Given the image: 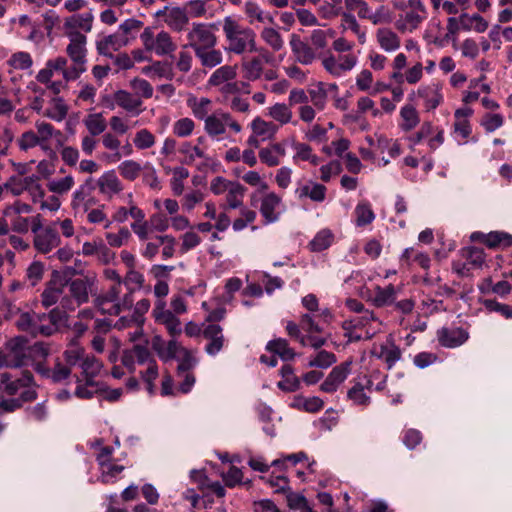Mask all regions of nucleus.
Listing matches in <instances>:
<instances>
[{"mask_svg":"<svg viewBox=\"0 0 512 512\" xmlns=\"http://www.w3.org/2000/svg\"><path fill=\"white\" fill-rule=\"evenodd\" d=\"M66 320L65 312L53 308L48 313L21 312L15 319V326L32 337H49L57 333Z\"/></svg>","mask_w":512,"mask_h":512,"instance_id":"1","label":"nucleus"},{"mask_svg":"<svg viewBox=\"0 0 512 512\" xmlns=\"http://www.w3.org/2000/svg\"><path fill=\"white\" fill-rule=\"evenodd\" d=\"M222 30L227 43L225 50L229 53L242 55L263 50L257 47L255 31L241 24L235 17L226 16L222 22Z\"/></svg>","mask_w":512,"mask_h":512,"instance_id":"2","label":"nucleus"},{"mask_svg":"<svg viewBox=\"0 0 512 512\" xmlns=\"http://www.w3.org/2000/svg\"><path fill=\"white\" fill-rule=\"evenodd\" d=\"M59 132L48 122L37 120L35 130L23 132L17 139V145L21 151H28L40 147L43 151H50V140Z\"/></svg>","mask_w":512,"mask_h":512,"instance_id":"3","label":"nucleus"},{"mask_svg":"<svg viewBox=\"0 0 512 512\" xmlns=\"http://www.w3.org/2000/svg\"><path fill=\"white\" fill-rule=\"evenodd\" d=\"M70 43L66 48V52L72 61L69 70L65 71V81H72L79 78V76L86 71V42L87 38L84 34H73V37H68Z\"/></svg>","mask_w":512,"mask_h":512,"instance_id":"4","label":"nucleus"},{"mask_svg":"<svg viewBox=\"0 0 512 512\" xmlns=\"http://www.w3.org/2000/svg\"><path fill=\"white\" fill-rule=\"evenodd\" d=\"M28 365V340L25 336L9 339L0 349V368H19Z\"/></svg>","mask_w":512,"mask_h":512,"instance_id":"5","label":"nucleus"},{"mask_svg":"<svg viewBox=\"0 0 512 512\" xmlns=\"http://www.w3.org/2000/svg\"><path fill=\"white\" fill-rule=\"evenodd\" d=\"M58 302L65 310H75V305L65 294V280L60 275L55 274L46 284L41 294V303L45 308H49Z\"/></svg>","mask_w":512,"mask_h":512,"instance_id":"6","label":"nucleus"},{"mask_svg":"<svg viewBox=\"0 0 512 512\" xmlns=\"http://www.w3.org/2000/svg\"><path fill=\"white\" fill-rule=\"evenodd\" d=\"M230 128L235 133L242 131V126L228 112L215 111L204 121V130L213 139L221 140L226 129Z\"/></svg>","mask_w":512,"mask_h":512,"instance_id":"7","label":"nucleus"},{"mask_svg":"<svg viewBox=\"0 0 512 512\" xmlns=\"http://www.w3.org/2000/svg\"><path fill=\"white\" fill-rule=\"evenodd\" d=\"M34 248L42 254L51 252L61 243L58 232L51 226L43 227L41 215H36L33 222Z\"/></svg>","mask_w":512,"mask_h":512,"instance_id":"8","label":"nucleus"},{"mask_svg":"<svg viewBox=\"0 0 512 512\" xmlns=\"http://www.w3.org/2000/svg\"><path fill=\"white\" fill-rule=\"evenodd\" d=\"M143 46L147 51L154 52L158 56L171 54L176 50V44L170 34L164 30L155 34L149 27L140 35Z\"/></svg>","mask_w":512,"mask_h":512,"instance_id":"9","label":"nucleus"},{"mask_svg":"<svg viewBox=\"0 0 512 512\" xmlns=\"http://www.w3.org/2000/svg\"><path fill=\"white\" fill-rule=\"evenodd\" d=\"M12 376L8 373L1 374V383L5 385V391L9 395H15L19 392L21 388H25V390L20 395L21 404L23 402L32 401L36 399L37 393L31 387L33 384V375L29 371L22 372V375L15 380H11Z\"/></svg>","mask_w":512,"mask_h":512,"instance_id":"10","label":"nucleus"},{"mask_svg":"<svg viewBox=\"0 0 512 512\" xmlns=\"http://www.w3.org/2000/svg\"><path fill=\"white\" fill-rule=\"evenodd\" d=\"M427 14L422 0H409L408 9L397 20V28L402 32H413L427 18Z\"/></svg>","mask_w":512,"mask_h":512,"instance_id":"11","label":"nucleus"},{"mask_svg":"<svg viewBox=\"0 0 512 512\" xmlns=\"http://www.w3.org/2000/svg\"><path fill=\"white\" fill-rule=\"evenodd\" d=\"M489 27V23L480 14L463 13L459 17H449L446 28L451 34H458L460 30L483 33Z\"/></svg>","mask_w":512,"mask_h":512,"instance_id":"12","label":"nucleus"},{"mask_svg":"<svg viewBox=\"0 0 512 512\" xmlns=\"http://www.w3.org/2000/svg\"><path fill=\"white\" fill-rule=\"evenodd\" d=\"M104 103L109 109H114L115 106H118L132 116H138L143 111L142 99L123 89L117 90L111 97H104Z\"/></svg>","mask_w":512,"mask_h":512,"instance_id":"13","label":"nucleus"},{"mask_svg":"<svg viewBox=\"0 0 512 512\" xmlns=\"http://www.w3.org/2000/svg\"><path fill=\"white\" fill-rule=\"evenodd\" d=\"M188 44L184 47H191L194 52L198 48L215 47L217 38L211 28L204 23H193L192 28L187 33Z\"/></svg>","mask_w":512,"mask_h":512,"instance_id":"14","label":"nucleus"},{"mask_svg":"<svg viewBox=\"0 0 512 512\" xmlns=\"http://www.w3.org/2000/svg\"><path fill=\"white\" fill-rule=\"evenodd\" d=\"M409 99H421L427 111L434 110L443 102L442 85L438 82L420 85L409 95Z\"/></svg>","mask_w":512,"mask_h":512,"instance_id":"15","label":"nucleus"},{"mask_svg":"<svg viewBox=\"0 0 512 512\" xmlns=\"http://www.w3.org/2000/svg\"><path fill=\"white\" fill-rule=\"evenodd\" d=\"M94 278L84 276L80 278L65 280V288H68L69 298L75 308L89 301V294L92 292Z\"/></svg>","mask_w":512,"mask_h":512,"instance_id":"16","label":"nucleus"},{"mask_svg":"<svg viewBox=\"0 0 512 512\" xmlns=\"http://www.w3.org/2000/svg\"><path fill=\"white\" fill-rule=\"evenodd\" d=\"M96 188L93 177L86 178L73 192L71 208L75 211H87L95 203L93 192Z\"/></svg>","mask_w":512,"mask_h":512,"instance_id":"17","label":"nucleus"},{"mask_svg":"<svg viewBox=\"0 0 512 512\" xmlns=\"http://www.w3.org/2000/svg\"><path fill=\"white\" fill-rule=\"evenodd\" d=\"M155 16L162 19L170 29L176 32L183 31L189 22L186 9L179 6H165L163 9L156 11Z\"/></svg>","mask_w":512,"mask_h":512,"instance_id":"18","label":"nucleus"},{"mask_svg":"<svg viewBox=\"0 0 512 512\" xmlns=\"http://www.w3.org/2000/svg\"><path fill=\"white\" fill-rule=\"evenodd\" d=\"M94 21L93 10L83 13H75L65 19L63 28L67 37H73V34L89 33L92 30Z\"/></svg>","mask_w":512,"mask_h":512,"instance_id":"19","label":"nucleus"},{"mask_svg":"<svg viewBox=\"0 0 512 512\" xmlns=\"http://www.w3.org/2000/svg\"><path fill=\"white\" fill-rule=\"evenodd\" d=\"M381 322L375 316L373 311L367 310L362 314L356 315L350 319H346V327L359 328L365 333V339H371L380 331Z\"/></svg>","mask_w":512,"mask_h":512,"instance_id":"20","label":"nucleus"},{"mask_svg":"<svg viewBox=\"0 0 512 512\" xmlns=\"http://www.w3.org/2000/svg\"><path fill=\"white\" fill-rule=\"evenodd\" d=\"M357 61V57L352 54L340 55L339 57L329 55L322 60V65L331 75L340 77L345 72L352 70Z\"/></svg>","mask_w":512,"mask_h":512,"instance_id":"21","label":"nucleus"},{"mask_svg":"<svg viewBox=\"0 0 512 512\" xmlns=\"http://www.w3.org/2000/svg\"><path fill=\"white\" fill-rule=\"evenodd\" d=\"M351 361H346L335 366L320 386V390L326 393H334L347 379L351 372Z\"/></svg>","mask_w":512,"mask_h":512,"instance_id":"22","label":"nucleus"},{"mask_svg":"<svg viewBox=\"0 0 512 512\" xmlns=\"http://www.w3.org/2000/svg\"><path fill=\"white\" fill-rule=\"evenodd\" d=\"M282 198L275 192L265 194L261 199L260 213L266 223L278 221L281 214Z\"/></svg>","mask_w":512,"mask_h":512,"instance_id":"23","label":"nucleus"},{"mask_svg":"<svg viewBox=\"0 0 512 512\" xmlns=\"http://www.w3.org/2000/svg\"><path fill=\"white\" fill-rule=\"evenodd\" d=\"M151 352L147 347L142 345H134L132 349L126 350L122 357V363L131 372L135 371V364L148 365L150 361H154Z\"/></svg>","mask_w":512,"mask_h":512,"instance_id":"24","label":"nucleus"},{"mask_svg":"<svg viewBox=\"0 0 512 512\" xmlns=\"http://www.w3.org/2000/svg\"><path fill=\"white\" fill-rule=\"evenodd\" d=\"M222 327L218 324H208L203 328V337L208 341L205 352L210 356H216L224 346Z\"/></svg>","mask_w":512,"mask_h":512,"instance_id":"25","label":"nucleus"},{"mask_svg":"<svg viewBox=\"0 0 512 512\" xmlns=\"http://www.w3.org/2000/svg\"><path fill=\"white\" fill-rule=\"evenodd\" d=\"M469 334L460 327H443L437 331V339L443 347L456 348L467 341Z\"/></svg>","mask_w":512,"mask_h":512,"instance_id":"26","label":"nucleus"},{"mask_svg":"<svg viewBox=\"0 0 512 512\" xmlns=\"http://www.w3.org/2000/svg\"><path fill=\"white\" fill-rule=\"evenodd\" d=\"M95 185L98 187L99 192L107 199H111L123 190V185L114 170L104 172L95 181Z\"/></svg>","mask_w":512,"mask_h":512,"instance_id":"27","label":"nucleus"},{"mask_svg":"<svg viewBox=\"0 0 512 512\" xmlns=\"http://www.w3.org/2000/svg\"><path fill=\"white\" fill-rule=\"evenodd\" d=\"M327 189L324 185L307 181L305 183L297 182V187L295 189V195L299 200H303L305 198H309L314 202L321 203L326 198Z\"/></svg>","mask_w":512,"mask_h":512,"instance_id":"28","label":"nucleus"},{"mask_svg":"<svg viewBox=\"0 0 512 512\" xmlns=\"http://www.w3.org/2000/svg\"><path fill=\"white\" fill-rule=\"evenodd\" d=\"M292 53L294 54L296 60L304 65H310L316 59V53L314 49L301 40V38L292 34L289 41Z\"/></svg>","mask_w":512,"mask_h":512,"instance_id":"29","label":"nucleus"},{"mask_svg":"<svg viewBox=\"0 0 512 512\" xmlns=\"http://www.w3.org/2000/svg\"><path fill=\"white\" fill-rule=\"evenodd\" d=\"M260 161L268 167H275L281 163V159L286 155V148L283 143H272L259 150Z\"/></svg>","mask_w":512,"mask_h":512,"instance_id":"30","label":"nucleus"},{"mask_svg":"<svg viewBox=\"0 0 512 512\" xmlns=\"http://www.w3.org/2000/svg\"><path fill=\"white\" fill-rule=\"evenodd\" d=\"M129 43V39L124 38L118 31L114 34L103 37L96 43L99 54L112 57V52L121 49Z\"/></svg>","mask_w":512,"mask_h":512,"instance_id":"31","label":"nucleus"},{"mask_svg":"<svg viewBox=\"0 0 512 512\" xmlns=\"http://www.w3.org/2000/svg\"><path fill=\"white\" fill-rule=\"evenodd\" d=\"M472 240H481L483 243H485L490 248L495 247H509L512 246V235L500 232V231H493L488 234H483L480 232H474L471 235Z\"/></svg>","mask_w":512,"mask_h":512,"instance_id":"32","label":"nucleus"},{"mask_svg":"<svg viewBox=\"0 0 512 512\" xmlns=\"http://www.w3.org/2000/svg\"><path fill=\"white\" fill-rule=\"evenodd\" d=\"M101 143L105 149L111 151V153L102 154L101 158L103 160L108 163H117L122 159L121 141L115 134L111 132L104 133L101 137Z\"/></svg>","mask_w":512,"mask_h":512,"instance_id":"33","label":"nucleus"},{"mask_svg":"<svg viewBox=\"0 0 512 512\" xmlns=\"http://www.w3.org/2000/svg\"><path fill=\"white\" fill-rule=\"evenodd\" d=\"M244 13L250 25L274 24V17L268 11L263 10L255 2H247L244 7Z\"/></svg>","mask_w":512,"mask_h":512,"instance_id":"34","label":"nucleus"},{"mask_svg":"<svg viewBox=\"0 0 512 512\" xmlns=\"http://www.w3.org/2000/svg\"><path fill=\"white\" fill-rule=\"evenodd\" d=\"M375 37L378 45L385 52L391 53L400 48L399 36L389 28H379L376 31Z\"/></svg>","mask_w":512,"mask_h":512,"instance_id":"35","label":"nucleus"},{"mask_svg":"<svg viewBox=\"0 0 512 512\" xmlns=\"http://www.w3.org/2000/svg\"><path fill=\"white\" fill-rule=\"evenodd\" d=\"M250 128L262 141L273 139L278 132V126L276 124L266 121L259 116L251 121Z\"/></svg>","mask_w":512,"mask_h":512,"instance_id":"36","label":"nucleus"},{"mask_svg":"<svg viewBox=\"0 0 512 512\" xmlns=\"http://www.w3.org/2000/svg\"><path fill=\"white\" fill-rule=\"evenodd\" d=\"M373 354L383 360L388 368H392L401 358V350L393 342H387L375 348Z\"/></svg>","mask_w":512,"mask_h":512,"instance_id":"37","label":"nucleus"},{"mask_svg":"<svg viewBox=\"0 0 512 512\" xmlns=\"http://www.w3.org/2000/svg\"><path fill=\"white\" fill-rule=\"evenodd\" d=\"M267 115L280 125L297 124V121H293V112L290 105L286 103L277 102L273 104L268 108Z\"/></svg>","mask_w":512,"mask_h":512,"instance_id":"38","label":"nucleus"},{"mask_svg":"<svg viewBox=\"0 0 512 512\" xmlns=\"http://www.w3.org/2000/svg\"><path fill=\"white\" fill-rule=\"evenodd\" d=\"M241 67L243 70V77L249 81H255L262 75L264 59L259 56L245 58L241 62Z\"/></svg>","mask_w":512,"mask_h":512,"instance_id":"39","label":"nucleus"},{"mask_svg":"<svg viewBox=\"0 0 512 512\" xmlns=\"http://www.w3.org/2000/svg\"><path fill=\"white\" fill-rule=\"evenodd\" d=\"M401 265L410 267L413 263L418 264L421 268L427 270L430 267V257L427 253L420 252L414 248H406L400 258Z\"/></svg>","mask_w":512,"mask_h":512,"instance_id":"40","label":"nucleus"},{"mask_svg":"<svg viewBox=\"0 0 512 512\" xmlns=\"http://www.w3.org/2000/svg\"><path fill=\"white\" fill-rule=\"evenodd\" d=\"M196 57L199 59L201 65L206 68H214L222 63L223 54L220 50L214 49V47L198 48L194 52Z\"/></svg>","mask_w":512,"mask_h":512,"instance_id":"41","label":"nucleus"},{"mask_svg":"<svg viewBox=\"0 0 512 512\" xmlns=\"http://www.w3.org/2000/svg\"><path fill=\"white\" fill-rule=\"evenodd\" d=\"M237 76L236 65H223L217 68L210 76L208 84L210 86H221L229 81H232Z\"/></svg>","mask_w":512,"mask_h":512,"instance_id":"42","label":"nucleus"},{"mask_svg":"<svg viewBox=\"0 0 512 512\" xmlns=\"http://www.w3.org/2000/svg\"><path fill=\"white\" fill-rule=\"evenodd\" d=\"M355 224L357 227H364L371 224L375 220V213L368 201H360L355 209Z\"/></svg>","mask_w":512,"mask_h":512,"instance_id":"43","label":"nucleus"},{"mask_svg":"<svg viewBox=\"0 0 512 512\" xmlns=\"http://www.w3.org/2000/svg\"><path fill=\"white\" fill-rule=\"evenodd\" d=\"M323 405V400L317 396L306 398L304 396L298 395L294 397L290 406L298 410L315 413L321 410Z\"/></svg>","mask_w":512,"mask_h":512,"instance_id":"44","label":"nucleus"},{"mask_svg":"<svg viewBox=\"0 0 512 512\" xmlns=\"http://www.w3.org/2000/svg\"><path fill=\"white\" fill-rule=\"evenodd\" d=\"M5 219L10 223V227L17 233H27L30 229L33 232V222L35 216L29 217L19 214L4 213Z\"/></svg>","mask_w":512,"mask_h":512,"instance_id":"45","label":"nucleus"},{"mask_svg":"<svg viewBox=\"0 0 512 512\" xmlns=\"http://www.w3.org/2000/svg\"><path fill=\"white\" fill-rule=\"evenodd\" d=\"M68 114V106L61 97H54L50 101V106L45 110L44 116L56 121H63Z\"/></svg>","mask_w":512,"mask_h":512,"instance_id":"46","label":"nucleus"},{"mask_svg":"<svg viewBox=\"0 0 512 512\" xmlns=\"http://www.w3.org/2000/svg\"><path fill=\"white\" fill-rule=\"evenodd\" d=\"M83 124L91 136H98L107 128L106 120L102 113H91L83 119Z\"/></svg>","mask_w":512,"mask_h":512,"instance_id":"47","label":"nucleus"},{"mask_svg":"<svg viewBox=\"0 0 512 512\" xmlns=\"http://www.w3.org/2000/svg\"><path fill=\"white\" fill-rule=\"evenodd\" d=\"M74 184V177L72 175H66L64 177L50 179L47 183V187L53 194L64 195L73 188Z\"/></svg>","mask_w":512,"mask_h":512,"instance_id":"48","label":"nucleus"},{"mask_svg":"<svg viewBox=\"0 0 512 512\" xmlns=\"http://www.w3.org/2000/svg\"><path fill=\"white\" fill-rule=\"evenodd\" d=\"M266 348L284 361L292 360L295 357L294 350L289 346L287 340L282 338L269 341Z\"/></svg>","mask_w":512,"mask_h":512,"instance_id":"49","label":"nucleus"},{"mask_svg":"<svg viewBox=\"0 0 512 512\" xmlns=\"http://www.w3.org/2000/svg\"><path fill=\"white\" fill-rule=\"evenodd\" d=\"M396 299V290L392 284L382 288L380 286L375 287V295L372 299L373 304L376 307H384L392 304Z\"/></svg>","mask_w":512,"mask_h":512,"instance_id":"50","label":"nucleus"},{"mask_svg":"<svg viewBox=\"0 0 512 512\" xmlns=\"http://www.w3.org/2000/svg\"><path fill=\"white\" fill-rule=\"evenodd\" d=\"M76 382L78 386L75 390V395L82 399H89L93 397L94 394L100 393V384L92 379H82L76 377Z\"/></svg>","mask_w":512,"mask_h":512,"instance_id":"51","label":"nucleus"},{"mask_svg":"<svg viewBox=\"0 0 512 512\" xmlns=\"http://www.w3.org/2000/svg\"><path fill=\"white\" fill-rule=\"evenodd\" d=\"M309 101L318 110L323 111L327 105L328 90L323 82L308 90Z\"/></svg>","mask_w":512,"mask_h":512,"instance_id":"52","label":"nucleus"},{"mask_svg":"<svg viewBox=\"0 0 512 512\" xmlns=\"http://www.w3.org/2000/svg\"><path fill=\"white\" fill-rule=\"evenodd\" d=\"M141 72L150 78H171L172 71L169 65L162 61H156L151 65L144 66Z\"/></svg>","mask_w":512,"mask_h":512,"instance_id":"53","label":"nucleus"},{"mask_svg":"<svg viewBox=\"0 0 512 512\" xmlns=\"http://www.w3.org/2000/svg\"><path fill=\"white\" fill-rule=\"evenodd\" d=\"M334 240V235L330 229L320 230L310 242L311 250L321 252L329 248Z\"/></svg>","mask_w":512,"mask_h":512,"instance_id":"54","label":"nucleus"},{"mask_svg":"<svg viewBox=\"0 0 512 512\" xmlns=\"http://www.w3.org/2000/svg\"><path fill=\"white\" fill-rule=\"evenodd\" d=\"M292 148L295 151V155L293 156V160L296 162L298 160L309 161L313 165H317L319 163V157L312 152V148L306 144L301 142H293Z\"/></svg>","mask_w":512,"mask_h":512,"instance_id":"55","label":"nucleus"},{"mask_svg":"<svg viewBox=\"0 0 512 512\" xmlns=\"http://www.w3.org/2000/svg\"><path fill=\"white\" fill-rule=\"evenodd\" d=\"M260 36L273 51H280L284 47V40L281 34L272 27H264L260 32Z\"/></svg>","mask_w":512,"mask_h":512,"instance_id":"56","label":"nucleus"},{"mask_svg":"<svg viewBox=\"0 0 512 512\" xmlns=\"http://www.w3.org/2000/svg\"><path fill=\"white\" fill-rule=\"evenodd\" d=\"M144 283V274L135 269L128 270L122 282L129 292L140 291L144 288Z\"/></svg>","mask_w":512,"mask_h":512,"instance_id":"57","label":"nucleus"},{"mask_svg":"<svg viewBox=\"0 0 512 512\" xmlns=\"http://www.w3.org/2000/svg\"><path fill=\"white\" fill-rule=\"evenodd\" d=\"M189 106L193 115L199 120L205 121L211 115V100L206 97L189 101Z\"/></svg>","mask_w":512,"mask_h":512,"instance_id":"58","label":"nucleus"},{"mask_svg":"<svg viewBox=\"0 0 512 512\" xmlns=\"http://www.w3.org/2000/svg\"><path fill=\"white\" fill-rule=\"evenodd\" d=\"M246 189L239 182L231 185V188L226 193L227 205L231 209H236L242 206L243 197Z\"/></svg>","mask_w":512,"mask_h":512,"instance_id":"59","label":"nucleus"},{"mask_svg":"<svg viewBox=\"0 0 512 512\" xmlns=\"http://www.w3.org/2000/svg\"><path fill=\"white\" fill-rule=\"evenodd\" d=\"M82 369V379H92L100 372L102 364L93 356H85L80 363Z\"/></svg>","mask_w":512,"mask_h":512,"instance_id":"60","label":"nucleus"},{"mask_svg":"<svg viewBox=\"0 0 512 512\" xmlns=\"http://www.w3.org/2000/svg\"><path fill=\"white\" fill-rule=\"evenodd\" d=\"M7 64L16 70H27L32 67L33 60L28 52L19 51L11 55L7 60Z\"/></svg>","mask_w":512,"mask_h":512,"instance_id":"61","label":"nucleus"},{"mask_svg":"<svg viewBox=\"0 0 512 512\" xmlns=\"http://www.w3.org/2000/svg\"><path fill=\"white\" fill-rule=\"evenodd\" d=\"M180 152L187 157L188 163H193L196 159L210 160L207 151H205V147L192 145L189 142L182 145Z\"/></svg>","mask_w":512,"mask_h":512,"instance_id":"62","label":"nucleus"},{"mask_svg":"<svg viewBox=\"0 0 512 512\" xmlns=\"http://www.w3.org/2000/svg\"><path fill=\"white\" fill-rule=\"evenodd\" d=\"M466 263L473 268H480L485 261L484 251L477 247H468L462 250Z\"/></svg>","mask_w":512,"mask_h":512,"instance_id":"63","label":"nucleus"},{"mask_svg":"<svg viewBox=\"0 0 512 512\" xmlns=\"http://www.w3.org/2000/svg\"><path fill=\"white\" fill-rule=\"evenodd\" d=\"M400 115L403 120L402 128L405 131L412 130L419 123L418 113L412 105L403 106L401 108Z\"/></svg>","mask_w":512,"mask_h":512,"instance_id":"64","label":"nucleus"}]
</instances>
